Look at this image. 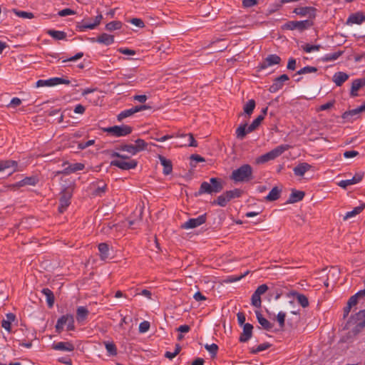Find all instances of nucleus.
I'll return each instance as SVG.
<instances>
[{
  "mask_svg": "<svg viewBox=\"0 0 365 365\" xmlns=\"http://www.w3.org/2000/svg\"><path fill=\"white\" fill-rule=\"evenodd\" d=\"M222 189V180L220 178H212L210 179V182H202L201 183L198 193L200 195L203 193H218L221 192Z\"/></svg>",
  "mask_w": 365,
  "mask_h": 365,
  "instance_id": "1",
  "label": "nucleus"
},
{
  "mask_svg": "<svg viewBox=\"0 0 365 365\" xmlns=\"http://www.w3.org/2000/svg\"><path fill=\"white\" fill-rule=\"evenodd\" d=\"M252 167L248 164H245L232 171L230 179L235 182H247L252 179Z\"/></svg>",
  "mask_w": 365,
  "mask_h": 365,
  "instance_id": "2",
  "label": "nucleus"
},
{
  "mask_svg": "<svg viewBox=\"0 0 365 365\" xmlns=\"http://www.w3.org/2000/svg\"><path fill=\"white\" fill-rule=\"evenodd\" d=\"M74 187L73 185H69L65 187L61 192L59 199L58 212L63 213L66 211L67 207L71 204V199L73 195Z\"/></svg>",
  "mask_w": 365,
  "mask_h": 365,
  "instance_id": "3",
  "label": "nucleus"
},
{
  "mask_svg": "<svg viewBox=\"0 0 365 365\" xmlns=\"http://www.w3.org/2000/svg\"><path fill=\"white\" fill-rule=\"evenodd\" d=\"M65 325L67 331L75 330L74 318L72 314H65L58 318L55 326L56 332L58 334H61Z\"/></svg>",
  "mask_w": 365,
  "mask_h": 365,
  "instance_id": "4",
  "label": "nucleus"
},
{
  "mask_svg": "<svg viewBox=\"0 0 365 365\" xmlns=\"http://www.w3.org/2000/svg\"><path fill=\"white\" fill-rule=\"evenodd\" d=\"M104 130L113 136L122 137L130 134L133 131V128L130 126L123 125L108 127L105 128Z\"/></svg>",
  "mask_w": 365,
  "mask_h": 365,
  "instance_id": "5",
  "label": "nucleus"
},
{
  "mask_svg": "<svg viewBox=\"0 0 365 365\" xmlns=\"http://www.w3.org/2000/svg\"><path fill=\"white\" fill-rule=\"evenodd\" d=\"M70 81L63 78L54 77L48 79H40L36 81V86L39 87H53L60 84H69Z\"/></svg>",
  "mask_w": 365,
  "mask_h": 365,
  "instance_id": "6",
  "label": "nucleus"
},
{
  "mask_svg": "<svg viewBox=\"0 0 365 365\" xmlns=\"http://www.w3.org/2000/svg\"><path fill=\"white\" fill-rule=\"evenodd\" d=\"M267 289L268 287L266 284H261L257 288L251 298V304L252 306L257 308H259L261 307V295L264 294Z\"/></svg>",
  "mask_w": 365,
  "mask_h": 365,
  "instance_id": "7",
  "label": "nucleus"
},
{
  "mask_svg": "<svg viewBox=\"0 0 365 365\" xmlns=\"http://www.w3.org/2000/svg\"><path fill=\"white\" fill-rule=\"evenodd\" d=\"M207 215L206 214L201 215L196 218H190L185 222L181 225L180 227L182 229L187 230V229H193L195 228L206 222Z\"/></svg>",
  "mask_w": 365,
  "mask_h": 365,
  "instance_id": "8",
  "label": "nucleus"
},
{
  "mask_svg": "<svg viewBox=\"0 0 365 365\" xmlns=\"http://www.w3.org/2000/svg\"><path fill=\"white\" fill-rule=\"evenodd\" d=\"M138 162L135 160L125 161L123 160H114L110 162V165L115 166L123 170H129L136 168Z\"/></svg>",
  "mask_w": 365,
  "mask_h": 365,
  "instance_id": "9",
  "label": "nucleus"
},
{
  "mask_svg": "<svg viewBox=\"0 0 365 365\" xmlns=\"http://www.w3.org/2000/svg\"><path fill=\"white\" fill-rule=\"evenodd\" d=\"M101 92L96 88H86L82 91V96H85L86 98L91 103L97 104L100 99Z\"/></svg>",
  "mask_w": 365,
  "mask_h": 365,
  "instance_id": "10",
  "label": "nucleus"
},
{
  "mask_svg": "<svg viewBox=\"0 0 365 365\" xmlns=\"http://www.w3.org/2000/svg\"><path fill=\"white\" fill-rule=\"evenodd\" d=\"M294 13L300 16H305L308 19L313 20L316 16V9L311 6L298 7L294 9Z\"/></svg>",
  "mask_w": 365,
  "mask_h": 365,
  "instance_id": "11",
  "label": "nucleus"
},
{
  "mask_svg": "<svg viewBox=\"0 0 365 365\" xmlns=\"http://www.w3.org/2000/svg\"><path fill=\"white\" fill-rule=\"evenodd\" d=\"M68 165V166L66 168H65L63 170L58 171L57 174L68 175L70 173H75V172L78 171V170H82L85 168L84 164L81 163H73V164H68V163L65 162L63 164V165Z\"/></svg>",
  "mask_w": 365,
  "mask_h": 365,
  "instance_id": "12",
  "label": "nucleus"
},
{
  "mask_svg": "<svg viewBox=\"0 0 365 365\" xmlns=\"http://www.w3.org/2000/svg\"><path fill=\"white\" fill-rule=\"evenodd\" d=\"M364 177V173H356L351 179L341 180L338 182V185L341 187L346 189L351 185H354L359 182Z\"/></svg>",
  "mask_w": 365,
  "mask_h": 365,
  "instance_id": "13",
  "label": "nucleus"
},
{
  "mask_svg": "<svg viewBox=\"0 0 365 365\" xmlns=\"http://www.w3.org/2000/svg\"><path fill=\"white\" fill-rule=\"evenodd\" d=\"M52 349L61 351H73L75 349V346L70 341H60L53 344Z\"/></svg>",
  "mask_w": 365,
  "mask_h": 365,
  "instance_id": "14",
  "label": "nucleus"
},
{
  "mask_svg": "<svg viewBox=\"0 0 365 365\" xmlns=\"http://www.w3.org/2000/svg\"><path fill=\"white\" fill-rule=\"evenodd\" d=\"M365 21V14L361 12H357L351 14L346 20V24L352 26L353 24H361Z\"/></svg>",
  "mask_w": 365,
  "mask_h": 365,
  "instance_id": "15",
  "label": "nucleus"
},
{
  "mask_svg": "<svg viewBox=\"0 0 365 365\" xmlns=\"http://www.w3.org/2000/svg\"><path fill=\"white\" fill-rule=\"evenodd\" d=\"M18 163L12 160H0V172L6 169H11L9 172L11 175L17 170Z\"/></svg>",
  "mask_w": 365,
  "mask_h": 365,
  "instance_id": "16",
  "label": "nucleus"
},
{
  "mask_svg": "<svg viewBox=\"0 0 365 365\" xmlns=\"http://www.w3.org/2000/svg\"><path fill=\"white\" fill-rule=\"evenodd\" d=\"M158 158L160 160V164L163 167V174L165 175H170L173 171L172 161L161 155H158Z\"/></svg>",
  "mask_w": 365,
  "mask_h": 365,
  "instance_id": "17",
  "label": "nucleus"
},
{
  "mask_svg": "<svg viewBox=\"0 0 365 365\" xmlns=\"http://www.w3.org/2000/svg\"><path fill=\"white\" fill-rule=\"evenodd\" d=\"M253 326L251 324L246 323L244 324L243 332L240 336V341L246 342L247 341L252 335Z\"/></svg>",
  "mask_w": 365,
  "mask_h": 365,
  "instance_id": "18",
  "label": "nucleus"
},
{
  "mask_svg": "<svg viewBox=\"0 0 365 365\" xmlns=\"http://www.w3.org/2000/svg\"><path fill=\"white\" fill-rule=\"evenodd\" d=\"M89 311L86 307H78L76 309V320L79 323L83 322L88 317Z\"/></svg>",
  "mask_w": 365,
  "mask_h": 365,
  "instance_id": "19",
  "label": "nucleus"
},
{
  "mask_svg": "<svg viewBox=\"0 0 365 365\" xmlns=\"http://www.w3.org/2000/svg\"><path fill=\"white\" fill-rule=\"evenodd\" d=\"M311 165L307 163H302L294 168L293 172L297 176H303L306 172L309 170Z\"/></svg>",
  "mask_w": 365,
  "mask_h": 365,
  "instance_id": "20",
  "label": "nucleus"
},
{
  "mask_svg": "<svg viewBox=\"0 0 365 365\" xmlns=\"http://www.w3.org/2000/svg\"><path fill=\"white\" fill-rule=\"evenodd\" d=\"M96 42L106 46H109L114 42V36L108 34L103 33L96 38Z\"/></svg>",
  "mask_w": 365,
  "mask_h": 365,
  "instance_id": "21",
  "label": "nucleus"
},
{
  "mask_svg": "<svg viewBox=\"0 0 365 365\" xmlns=\"http://www.w3.org/2000/svg\"><path fill=\"white\" fill-rule=\"evenodd\" d=\"M16 319V315L13 313H8L6 315V319L1 321V327L9 332L11 331V324Z\"/></svg>",
  "mask_w": 365,
  "mask_h": 365,
  "instance_id": "22",
  "label": "nucleus"
},
{
  "mask_svg": "<svg viewBox=\"0 0 365 365\" xmlns=\"http://www.w3.org/2000/svg\"><path fill=\"white\" fill-rule=\"evenodd\" d=\"M38 182V179L36 176L26 177L23 180L16 182V186L23 187L25 185H36Z\"/></svg>",
  "mask_w": 365,
  "mask_h": 365,
  "instance_id": "23",
  "label": "nucleus"
},
{
  "mask_svg": "<svg viewBox=\"0 0 365 365\" xmlns=\"http://www.w3.org/2000/svg\"><path fill=\"white\" fill-rule=\"evenodd\" d=\"M151 110L152 108L148 105L143 106H133L131 108L122 111L120 114H135L138 112H141L143 110Z\"/></svg>",
  "mask_w": 365,
  "mask_h": 365,
  "instance_id": "24",
  "label": "nucleus"
},
{
  "mask_svg": "<svg viewBox=\"0 0 365 365\" xmlns=\"http://www.w3.org/2000/svg\"><path fill=\"white\" fill-rule=\"evenodd\" d=\"M349 78V75L344 72H336L333 76V81L337 86H341Z\"/></svg>",
  "mask_w": 365,
  "mask_h": 365,
  "instance_id": "25",
  "label": "nucleus"
},
{
  "mask_svg": "<svg viewBox=\"0 0 365 365\" xmlns=\"http://www.w3.org/2000/svg\"><path fill=\"white\" fill-rule=\"evenodd\" d=\"M304 197V192L299 190H293L287 200V203H294L302 200Z\"/></svg>",
  "mask_w": 365,
  "mask_h": 365,
  "instance_id": "26",
  "label": "nucleus"
},
{
  "mask_svg": "<svg viewBox=\"0 0 365 365\" xmlns=\"http://www.w3.org/2000/svg\"><path fill=\"white\" fill-rule=\"evenodd\" d=\"M41 293L46 297V302L49 308L53 307L55 297L53 292L48 288H43Z\"/></svg>",
  "mask_w": 365,
  "mask_h": 365,
  "instance_id": "27",
  "label": "nucleus"
},
{
  "mask_svg": "<svg viewBox=\"0 0 365 365\" xmlns=\"http://www.w3.org/2000/svg\"><path fill=\"white\" fill-rule=\"evenodd\" d=\"M256 317H257L259 324L264 329L269 331L272 329V324L267 319H265L259 312H258V311L256 312Z\"/></svg>",
  "mask_w": 365,
  "mask_h": 365,
  "instance_id": "28",
  "label": "nucleus"
},
{
  "mask_svg": "<svg viewBox=\"0 0 365 365\" xmlns=\"http://www.w3.org/2000/svg\"><path fill=\"white\" fill-rule=\"evenodd\" d=\"M274 160V150L258 157L255 162L257 164H263L269 160Z\"/></svg>",
  "mask_w": 365,
  "mask_h": 365,
  "instance_id": "29",
  "label": "nucleus"
},
{
  "mask_svg": "<svg viewBox=\"0 0 365 365\" xmlns=\"http://www.w3.org/2000/svg\"><path fill=\"white\" fill-rule=\"evenodd\" d=\"M98 250L100 252L101 259L104 260L108 257L109 255V247L108 245L106 242L100 243L98 246Z\"/></svg>",
  "mask_w": 365,
  "mask_h": 365,
  "instance_id": "30",
  "label": "nucleus"
},
{
  "mask_svg": "<svg viewBox=\"0 0 365 365\" xmlns=\"http://www.w3.org/2000/svg\"><path fill=\"white\" fill-rule=\"evenodd\" d=\"M365 208V204H363L360 206L356 207L353 210L347 212L346 215L344 216V220H346L352 217L356 216L362 212V210Z\"/></svg>",
  "mask_w": 365,
  "mask_h": 365,
  "instance_id": "31",
  "label": "nucleus"
},
{
  "mask_svg": "<svg viewBox=\"0 0 365 365\" xmlns=\"http://www.w3.org/2000/svg\"><path fill=\"white\" fill-rule=\"evenodd\" d=\"M297 30L299 31H303L313 26V20L307 19L304 21H297Z\"/></svg>",
  "mask_w": 365,
  "mask_h": 365,
  "instance_id": "32",
  "label": "nucleus"
},
{
  "mask_svg": "<svg viewBox=\"0 0 365 365\" xmlns=\"http://www.w3.org/2000/svg\"><path fill=\"white\" fill-rule=\"evenodd\" d=\"M135 144L133 145H134V148H135L136 154L140 151H143V150H145L147 149L148 143L144 140H143L141 138H138L137 140H135Z\"/></svg>",
  "mask_w": 365,
  "mask_h": 365,
  "instance_id": "33",
  "label": "nucleus"
},
{
  "mask_svg": "<svg viewBox=\"0 0 365 365\" xmlns=\"http://www.w3.org/2000/svg\"><path fill=\"white\" fill-rule=\"evenodd\" d=\"M264 118V115H258V117L255 119L250 125L248 126L247 125V132L251 133L255 130L259 125Z\"/></svg>",
  "mask_w": 365,
  "mask_h": 365,
  "instance_id": "34",
  "label": "nucleus"
},
{
  "mask_svg": "<svg viewBox=\"0 0 365 365\" xmlns=\"http://www.w3.org/2000/svg\"><path fill=\"white\" fill-rule=\"evenodd\" d=\"M47 34L56 40H63L66 37V33L61 31L48 30Z\"/></svg>",
  "mask_w": 365,
  "mask_h": 365,
  "instance_id": "35",
  "label": "nucleus"
},
{
  "mask_svg": "<svg viewBox=\"0 0 365 365\" xmlns=\"http://www.w3.org/2000/svg\"><path fill=\"white\" fill-rule=\"evenodd\" d=\"M123 24L120 21H113L106 25V29L109 31L119 30L122 28Z\"/></svg>",
  "mask_w": 365,
  "mask_h": 365,
  "instance_id": "36",
  "label": "nucleus"
},
{
  "mask_svg": "<svg viewBox=\"0 0 365 365\" xmlns=\"http://www.w3.org/2000/svg\"><path fill=\"white\" fill-rule=\"evenodd\" d=\"M228 202H230V200H228L227 195L225 192L222 195L218 196L217 200L213 201L212 204H217L221 207H225L226 206Z\"/></svg>",
  "mask_w": 365,
  "mask_h": 365,
  "instance_id": "37",
  "label": "nucleus"
},
{
  "mask_svg": "<svg viewBox=\"0 0 365 365\" xmlns=\"http://www.w3.org/2000/svg\"><path fill=\"white\" fill-rule=\"evenodd\" d=\"M103 344L105 345L106 351L109 353L110 355L115 356L117 354V348L113 342L104 341Z\"/></svg>",
  "mask_w": 365,
  "mask_h": 365,
  "instance_id": "38",
  "label": "nucleus"
},
{
  "mask_svg": "<svg viewBox=\"0 0 365 365\" xmlns=\"http://www.w3.org/2000/svg\"><path fill=\"white\" fill-rule=\"evenodd\" d=\"M225 193L228 200L230 201L232 199L240 197L242 194V191L238 188H235L232 190L226 191Z\"/></svg>",
  "mask_w": 365,
  "mask_h": 365,
  "instance_id": "39",
  "label": "nucleus"
},
{
  "mask_svg": "<svg viewBox=\"0 0 365 365\" xmlns=\"http://www.w3.org/2000/svg\"><path fill=\"white\" fill-rule=\"evenodd\" d=\"M175 136L176 137H185V136H188V143H185V145H187V146H190V147H197V143L195 140L194 136H193V135L192 133H189L187 135L178 133Z\"/></svg>",
  "mask_w": 365,
  "mask_h": 365,
  "instance_id": "40",
  "label": "nucleus"
},
{
  "mask_svg": "<svg viewBox=\"0 0 365 365\" xmlns=\"http://www.w3.org/2000/svg\"><path fill=\"white\" fill-rule=\"evenodd\" d=\"M362 87L361 86L359 82L357 81V79H355L352 82V84H351V91H350V96L351 97H356L358 96V91Z\"/></svg>",
  "mask_w": 365,
  "mask_h": 365,
  "instance_id": "41",
  "label": "nucleus"
},
{
  "mask_svg": "<svg viewBox=\"0 0 365 365\" xmlns=\"http://www.w3.org/2000/svg\"><path fill=\"white\" fill-rule=\"evenodd\" d=\"M356 319L357 321H359L358 322V326L359 327H365V309L356 313Z\"/></svg>",
  "mask_w": 365,
  "mask_h": 365,
  "instance_id": "42",
  "label": "nucleus"
},
{
  "mask_svg": "<svg viewBox=\"0 0 365 365\" xmlns=\"http://www.w3.org/2000/svg\"><path fill=\"white\" fill-rule=\"evenodd\" d=\"M116 149L121 150V151H126L133 155L136 154L135 148H134V145H131V144L120 145Z\"/></svg>",
  "mask_w": 365,
  "mask_h": 365,
  "instance_id": "43",
  "label": "nucleus"
},
{
  "mask_svg": "<svg viewBox=\"0 0 365 365\" xmlns=\"http://www.w3.org/2000/svg\"><path fill=\"white\" fill-rule=\"evenodd\" d=\"M255 107V101L252 99L249 100L244 106V112L245 114H250Z\"/></svg>",
  "mask_w": 365,
  "mask_h": 365,
  "instance_id": "44",
  "label": "nucleus"
},
{
  "mask_svg": "<svg viewBox=\"0 0 365 365\" xmlns=\"http://www.w3.org/2000/svg\"><path fill=\"white\" fill-rule=\"evenodd\" d=\"M14 13L18 16V17H20V18H22V19H31L32 18H34V15L33 13L31 12H29V11H19V10H16L14 9Z\"/></svg>",
  "mask_w": 365,
  "mask_h": 365,
  "instance_id": "45",
  "label": "nucleus"
},
{
  "mask_svg": "<svg viewBox=\"0 0 365 365\" xmlns=\"http://www.w3.org/2000/svg\"><path fill=\"white\" fill-rule=\"evenodd\" d=\"M247 125H242L237 129L236 130V135L237 138L239 139H243L245 136L247 135V133H249V132H247Z\"/></svg>",
  "mask_w": 365,
  "mask_h": 365,
  "instance_id": "46",
  "label": "nucleus"
},
{
  "mask_svg": "<svg viewBox=\"0 0 365 365\" xmlns=\"http://www.w3.org/2000/svg\"><path fill=\"white\" fill-rule=\"evenodd\" d=\"M301 47L306 53H312L314 51H318L319 50L320 46L310 45L309 43H306L302 45Z\"/></svg>",
  "mask_w": 365,
  "mask_h": 365,
  "instance_id": "47",
  "label": "nucleus"
},
{
  "mask_svg": "<svg viewBox=\"0 0 365 365\" xmlns=\"http://www.w3.org/2000/svg\"><path fill=\"white\" fill-rule=\"evenodd\" d=\"M297 302L302 307H307L309 306V301L307 297L302 294H298L297 295Z\"/></svg>",
  "mask_w": 365,
  "mask_h": 365,
  "instance_id": "48",
  "label": "nucleus"
},
{
  "mask_svg": "<svg viewBox=\"0 0 365 365\" xmlns=\"http://www.w3.org/2000/svg\"><path fill=\"white\" fill-rule=\"evenodd\" d=\"M205 348L210 352L212 358L216 356L218 350V346L216 344H206Z\"/></svg>",
  "mask_w": 365,
  "mask_h": 365,
  "instance_id": "49",
  "label": "nucleus"
},
{
  "mask_svg": "<svg viewBox=\"0 0 365 365\" xmlns=\"http://www.w3.org/2000/svg\"><path fill=\"white\" fill-rule=\"evenodd\" d=\"M317 68L316 67L307 66H305V67L301 68L300 70H299L297 71V75L307 74V73H315V72H317Z\"/></svg>",
  "mask_w": 365,
  "mask_h": 365,
  "instance_id": "50",
  "label": "nucleus"
},
{
  "mask_svg": "<svg viewBox=\"0 0 365 365\" xmlns=\"http://www.w3.org/2000/svg\"><path fill=\"white\" fill-rule=\"evenodd\" d=\"M289 80V77L286 74H283L280 76L279 78H275V90L279 89L283 82L287 81Z\"/></svg>",
  "mask_w": 365,
  "mask_h": 365,
  "instance_id": "51",
  "label": "nucleus"
},
{
  "mask_svg": "<svg viewBox=\"0 0 365 365\" xmlns=\"http://www.w3.org/2000/svg\"><path fill=\"white\" fill-rule=\"evenodd\" d=\"M361 112H365V101L361 106L354 109L346 111L344 114H359Z\"/></svg>",
  "mask_w": 365,
  "mask_h": 365,
  "instance_id": "52",
  "label": "nucleus"
},
{
  "mask_svg": "<svg viewBox=\"0 0 365 365\" xmlns=\"http://www.w3.org/2000/svg\"><path fill=\"white\" fill-rule=\"evenodd\" d=\"M106 190L107 185L104 183L101 186H98L96 189H95V190L93 192V195L101 196L106 192Z\"/></svg>",
  "mask_w": 365,
  "mask_h": 365,
  "instance_id": "53",
  "label": "nucleus"
},
{
  "mask_svg": "<svg viewBox=\"0 0 365 365\" xmlns=\"http://www.w3.org/2000/svg\"><path fill=\"white\" fill-rule=\"evenodd\" d=\"M285 317H286V314L282 312H279L276 317L277 321L278 322L280 328H282V329L284 326Z\"/></svg>",
  "mask_w": 365,
  "mask_h": 365,
  "instance_id": "54",
  "label": "nucleus"
},
{
  "mask_svg": "<svg viewBox=\"0 0 365 365\" xmlns=\"http://www.w3.org/2000/svg\"><path fill=\"white\" fill-rule=\"evenodd\" d=\"M342 53L343 51H337L334 53H328L326 55L325 58L327 61H334L336 60Z\"/></svg>",
  "mask_w": 365,
  "mask_h": 365,
  "instance_id": "55",
  "label": "nucleus"
},
{
  "mask_svg": "<svg viewBox=\"0 0 365 365\" xmlns=\"http://www.w3.org/2000/svg\"><path fill=\"white\" fill-rule=\"evenodd\" d=\"M274 64V55H269L264 63L260 66V69H264L267 66H272Z\"/></svg>",
  "mask_w": 365,
  "mask_h": 365,
  "instance_id": "56",
  "label": "nucleus"
},
{
  "mask_svg": "<svg viewBox=\"0 0 365 365\" xmlns=\"http://www.w3.org/2000/svg\"><path fill=\"white\" fill-rule=\"evenodd\" d=\"M150 322L148 321H143L139 325V331L140 333H145L148 331L150 329Z\"/></svg>",
  "mask_w": 365,
  "mask_h": 365,
  "instance_id": "57",
  "label": "nucleus"
},
{
  "mask_svg": "<svg viewBox=\"0 0 365 365\" xmlns=\"http://www.w3.org/2000/svg\"><path fill=\"white\" fill-rule=\"evenodd\" d=\"M289 148V145H281L275 148V157L280 155L285 150H288Z\"/></svg>",
  "mask_w": 365,
  "mask_h": 365,
  "instance_id": "58",
  "label": "nucleus"
},
{
  "mask_svg": "<svg viewBox=\"0 0 365 365\" xmlns=\"http://www.w3.org/2000/svg\"><path fill=\"white\" fill-rule=\"evenodd\" d=\"M272 346L271 344L269 343H263V344H261L257 346V347L256 348V349L253 350L252 351V353H258L259 351H262L264 350H266L268 348H269L270 346Z\"/></svg>",
  "mask_w": 365,
  "mask_h": 365,
  "instance_id": "59",
  "label": "nucleus"
},
{
  "mask_svg": "<svg viewBox=\"0 0 365 365\" xmlns=\"http://www.w3.org/2000/svg\"><path fill=\"white\" fill-rule=\"evenodd\" d=\"M75 14V11L71 9H64L58 12L60 16H67Z\"/></svg>",
  "mask_w": 365,
  "mask_h": 365,
  "instance_id": "60",
  "label": "nucleus"
},
{
  "mask_svg": "<svg viewBox=\"0 0 365 365\" xmlns=\"http://www.w3.org/2000/svg\"><path fill=\"white\" fill-rule=\"evenodd\" d=\"M95 143V140H89L86 142H81L78 143V148L81 149V150H83L92 145H93Z\"/></svg>",
  "mask_w": 365,
  "mask_h": 365,
  "instance_id": "61",
  "label": "nucleus"
},
{
  "mask_svg": "<svg viewBox=\"0 0 365 365\" xmlns=\"http://www.w3.org/2000/svg\"><path fill=\"white\" fill-rule=\"evenodd\" d=\"M96 26H95V24L93 23H90V22H86V23H83L81 26V31H85L86 29H94Z\"/></svg>",
  "mask_w": 365,
  "mask_h": 365,
  "instance_id": "62",
  "label": "nucleus"
},
{
  "mask_svg": "<svg viewBox=\"0 0 365 365\" xmlns=\"http://www.w3.org/2000/svg\"><path fill=\"white\" fill-rule=\"evenodd\" d=\"M333 106H334V103L333 102H328L327 103H324V104L320 106L319 107V108L317 109V111L327 110L329 108H331Z\"/></svg>",
  "mask_w": 365,
  "mask_h": 365,
  "instance_id": "63",
  "label": "nucleus"
},
{
  "mask_svg": "<svg viewBox=\"0 0 365 365\" xmlns=\"http://www.w3.org/2000/svg\"><path fill=\"white\" fill-rule=\"evenodd\" d=\"M359 155V152L356 150H347L344 153V156L346 158H350L356 157Z\"/></svg>",
  "mask_w": 365,
  "mask_h": 365,
  "instance_id": "64",
  "label": "nucleus"
}]
</instances>
